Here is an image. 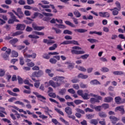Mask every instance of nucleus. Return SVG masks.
Returning a JSON list of instances; mask_svg holds the SVG:
<instances>
[{"label":"nucleus","instance_id":"nucleus-17","mask_svg":"<svg viewBox=\"0 0 125 125\" xmlns=\"http://www.w3.org/2000/svg\"><path fill=\"white\" fill-rule=\"evenodd\" d=\"M116 110L121 112L122 115H124L125 114V109H124V106H118L116 108Z\"/></svg>","mask_w":125,"mask_h":125},{"label":"nucleus","instance_id":"nucleus-6","mask_svg":"<svg viewBox=\"0 0 125 125\" xmlns=\"http://www.w3.org/2000/svg\"><path fill=\"white\" fill-rule=\"evenodd\" d=\"M11 53V49L8 48L5 52L1 53V57L5 60H7L9 59V55Z\"/></svg>","mask_w":125,"mask_h":125},{"label":"nucleus","instance_id":"nucleus-22","mask_svg":"<svg viewBox=\"0 0 125 125\" xmlns=\"http://www.w3.org/2000/svg\"><path fill=\"white\" fill-rule=\"evenodd\" d=\"M58 45L57 43H55L52 46H51L50 47H49V50L50 51H52V50H56V48L58 47Z\"/></svg>","mask_w":125,"mask_h":125},{"label":"nucleus","instance_id":"nucleus-10","mask_svg":"<svg viewBox=\"0 0 125 125\" xmlns=\"http://www.w3.org/2000/svg\"><path fill=\"white\" fill-rule=\"evenodd\" d=\"M61 59L60 56L57 55L53 56V58H51L49 60V62L52 64H56L57 62V61H60Z\"/></svg>","mask_w":125,"mask_h":125},{"label":"nucleus","instance_id":"nucleus-9","mask_svg":"<svg viewBox=\"0 0 125 125\" xmlns=\"http://www.w3.org/2000/svg\"><path fill=\"white\" fill-rule=\"evenodd\" d=\"M70 44L80 45V43L74 40L65 41L61 43V45L62 44L67 45V44Z\"/></svg>","mask_w":125,"mask_h":125},{"label":"nucleus","instance_id":"nucleus-25","mask_svg":"<svg viewBox=\"0 0 125 125\" xmlns=\"http://www.w3.org/2000/svg\"><path fill=\"white\" fill-rule=\"evenodd\" d=\"M75 32H78L79 33H85L87 32V30L83 29H76L74 30Z\"/></svg>","mask_w":125,"mask_h":125},{"label":"nucleus","instance_id":"nucleus-56","mask_svg":"<svg viewBox=\"0 0 125 125\" xmlns=\"http://www.w3.org/2000/svg\"><path fill=\"white\" fill-rule=\"evenodd\" d=\"M119 10H114L112 11V15L113 16H117L119 14Z\"/></svg>","mask_w":125,"mask_h":125},{"label":"nucleus","instance_id":"nucleus-35","mask_svg":"<svg viewBox=\"0 0 125 125\" xmlns=\"http://www.w3.org/2000/svg\"><path fill=\"white\" fill-rule=\"evenodd\" d=\"M7 93H8V94H9L11 96H18V94H17L16 93H13L12 91H11L10 90H7Z\"/></svg>","mask_w":125,"mask_h":125},{"label":"nucleus","instance_id":"nucleus-42","mask_svg":"<svg viewBox=\"0 0 125 125\" xmlns=\"http://www.w3.org/2000/svg\"><path fill=\"white\" fill-rule=\"evenodd\" d=\"M22 34V32H21V31H17L15 33H14L12 34V36L13 37H15V36H17L18 35H21Z\"/></svg>","mask_w":125,"mask_h":125},{"label":"nucleus","instance_id":"nucleus-52","mask_svg":"<svg viewBox=\"0 0 125 125\" xmlns=\"http://www.w3.org/2000/svg\"><path fill=\"white\" fill-rule=\"evenodd\" d=\"M80 87H81L82 88H87V87H88L87 84H85L83 83H80Z\"/></svg>","mask_w":125,"mask_h":125},{"label":"nucleus","instance_id":"nucleus-64","mask_svg":"<svg viewBox=\"0 0 125 125\" xmlns=\"http://www.w3.org/2000/svg\"><path fill=\"white\" fill-rule=\"evenodd\" d=\"M109 17H110V14L107 12H104V18H108Z\"/></svg>","mask_w":125,"mask_h":125},{"label":"nucleus","instance_id":"nucleus-43","mask_svg":"<svg viewBox=\"0 0 125 125\" xmlns=\"http://www.w3.org/2000/svg\"><path fill=\"white\" fill-rule=\"evenodd\" d=\"M43 108L45 110V113H48L49 112H50L51 113H52L53 111L51 109H49V107H47V106H45L44 107H43Z\"/></svg>","mask_w":125,"mask_h":125},{"label":"nucleus","instance_id":"nucleus-61","mask_svg":"<svg viewBox=\"0 0 125 125\" xmlns=\"http://www.w3.org/2000/svg\"><path fill=\"white\" fill-rule=\"evenodd\" d=\"M18 3L21 5H25L26 2L24 0H20L18 2Z\"/></svg>","mask_w":125,"mask_h":125},{"label":"nucleus","instance_id":"nucleus-36","mask_svg":"<svg viewBox=\"0 0 125 125\" xmlns=\"http://www.w3.org/2000/svg\"><path fill=\"white\" fill-rule=\"evenodd\" d=\"M5 70L4 69H0V77H3L5 74Z\"/></svg>","mask_w":125,"mask_h":125},{"label":"nucleus","instance_id":"nucleus-47","mask_svg":"<svg viewBox=\"0 0 125 125\" xmlns=\"http://www.w3.org/2000/svg\"><path fill=\"white\" fill-rule=\"evenodd\" d=\"M101 71L104 73L107 72L109 71V68L107 67H102Z\"/></svg>","mask_w":125,"mask_h":125},{"label":"nucleus","instance_id":"nucleus-4","mask_svg":"<svg viewBox=\"0 0 125 125\" xmlns=\"http://www.w3.org/2000/svg\"><path fill=\"white\" fill-rule=\"evenodd\" d=\"M64 111L67 114L69 119H72V120L76 119V117L74 115H71L73 114L72 109L71 107L69 106L66 107L64 109Z\"/></svg>","mask_w":125,"mask_h":125},{"label":"nucleus","instance_id":"nucleus-51","mask_svg":"<svg viewBox=\"0 0 125 125\" xmlns=\"http://www.w3.org/2000/svg\"><path fill=\"white\" fill-rule=\"evenodd\" d=\"M102 107H103L104 109H108V108H109V104H104L102 105Z\"/></svg>","mask_w":125,"mask_h":125},{"label":"nucleus","instance_id":"nucleus-45","mask_svg":"<svg viewBox=\"0 0 125 125\" xmlns=\"http://www.w3.org/2000/svg\"><path fill=\"white\" fill-rule=\"evenodd\" d=\"M12 55L13 57L17 58L19 56V53H18V52H16L15 51H12Z\"/></svg>","mask_w":125,"mask_h":125},{"label":"nucleus","instance_id":"nucleus-1","mask_svg":"<svg viewBox=\"0 0 125 125\" xmlns=\"http://www.w3.org/2000/svg\"><path fill=\"white\" fill-rule=\"evenodd\" d=\"M52 79L55 81H57V82L55 83L53 80H50L49 82L50 85H51L54 88H56L57 87H59L60 86H61L62 83H64V80L65 79V77L56 76L53 78Z\"/></svg>","mask_w":125,"mask_h":125},{"label":"nucleus","instance_id":"nucleus-2","mask_svg":"<svg viewBox=\"0 0 125 125\" xmlns=\"http://www.w3.org/2000/svg\"><path fill=\"white\" fill-rule=\"evenodd\" d=\"M72 49L71 50V52L73 55H80V54H84L85 52L83 51H79L76 50H81L82 48L78 46H75L72 47Z\"/></svg>","mask_w":125,"mask_h":125},{"label":"nucleus","instance_id":"nucleus-26","mask_svg":"<svg viewBox=\"0 0 125 125\" xmlns=\"http://www.w3.org/2000/svg\"><path fill=\"white\" fill-rule=\"evenodd\" d=\"M90 124L91 125H97L98 124V120L96 119H92L90 122Z\"/></svg>","mask_w":125,"mask_h":125},{"label":"nucleus","instance_id":"nucleus-44","mask_svg":"<svg viewBox=\"0 0 125 125\" xmlns=\"http://www.w3.org/2000/svg\"><path fill=\"white\" fill-rule=\"evenodd\" d=\"M63 33L64 34H68V35H72L73 33L72 31H69V30H65L63 31Z\"/></svg>","mask_w":125,"mask_h":125},{"label":"nucleus","instance_id":"nucleus-13","mask_svg":"<svg viewBox=\"0 0 125 125\" xmlns=\"http://www.w3.org/2000/svg\"><path fill=\"white\" fill-rule=\"evenodd\" d=\"M32 27L34 28V30L37 31H41L45 28V27L43 26H38L36 24L33 23L32 24Z\"/></svg>","mask_w":125,"mask_h":125},{"label":"nucleus","instance_id":"nucleus-49","mask_svg":"<svg viewBox=\"0 0 125 125\" xmlns=\"http://www.w3.org/2000/svg\"><path fill=\"white\" fill-rule=\"evenodd\" d=\"M67 91L72 94H75L76 93V91L73 88L69 89Z\"/></svg>","mask_w":125,"mask_h":125},{"label":"nucleus","instance_id":"nucleus-12","mask_svg":"<svg viewBox=\"0 0 125 125\" xmlns=\"http://www.w3.org/2000/svg\"><path fill=\"white\" fill-rule=\"evenodd\" d=\"M26 25L23 24H17L16 27V30L23 31L25 29Z\"/></svg>","mask_w":125,"mask_h":125},{"label":"nucleus","instance_id":"nucleus-28","mask_svg":"<svg viewBox=\"0 0 125 125\" xmlns=\"http://www.w3.org/2000/svg\"><path fill=\"white\" fill-rule=\"evenodd\" d=\"M66 92V89L65 88L61 89L59 92V94L62 95H64V94H65Z\"/></svg>","mask_w":125,"mask_h":125},{"label":"nucleus","instance_id":"nucleus-53","mask_svg":"<svg viewBox=\"0 0 125 125\" xmlns=\"http://www.w3.org/2000/svg\"><path fill=\"white\" fill-rule=\"evenodd\" d=\"M18 82L20 84H22L23 83V79L20 76H18Z\"/></svg>","mask_w":125,"mask_h":125},{"label":"nucleus","instance_id":"nucleus-27","mask_svg":"<svg viewBox=\"0 0 125 125\" xmlns=\"http://www.w3.org/2000/svg\"><path fill=\"white\" fill-rule=\"evenodd\" d=\"M65 23L66 25H69L70 26H71V27H75V25L73 23H72L71 22L69 21H65Z\"/></svg>","mask_w":125,"mask_h":125},{"label":"nucleus","instance_id":"nucleus-62","mask_svg":"<svg viewBox=\"0 0 125 125\" xmlns=\"http://www.w3.org/2000/svg\"><path fill=\"white\" fill-rule=\"evenodd\" d=\"M73 87L75 89L78 90L80 89V85L78 84H74L72 85Z\"/></svg>","mask_w":125,"mask_h":125},{"label":"nucleus","instance_id":"nucleus-14","mask_svg":"<svg viewBox=\"0 0 125 125\" xmlns=\"http://www.w3.org/2000/svg\"><path fill=\"white\" fill-rule=\"evenodd\" d=\"M115 5H116L117 7H114V9L121 11V9H122L121 6V3L119 2V1H116L115 2Z\"/></svg>","mask_w":125,"mask_h":125},{"label":"nucleus","instance_id":"nucleus-58","mask_svg":"<svg viewBox=\"0 0 125 125\" xmlns=\"http://www.w3.org/2000/svg\"><path fill=\"white\" fill-rule=\"evenodd\" d=\"M56 25L57 26H58V27L59 28H63V29H64V28H66V26L64 25H62V24H56Z\"/></svg>","mask_w":125,"mask_h":125},{"label":"nucleus","instance_id":"nucleus-32","mask_svg":"<svg viewBox=\"0 0 125 125\" xmlns=\"http://www.w3.org/2000/svg\"><path fill=\"white\" fill-rule=\"evenodd\" d=\"M42 57L43 59H45L47 60H48L50 58V56L49 53L48 54L46 53H44Z\"/></svg>","mask_w":125,"mask_h":125},{"label":"nucleus","instance_id":"nucleus-33","mask_svg":"<svg viewBox=\"0 0 125 125\" xmlns=\"http://www.w3.org/2000/svg\"><path fill=\"white\" fill-rule=\"evenodd\" d=\"M83 99L84 100H88L89 98H88V94L87 93H85L84 94H83L82 96H81Z\"/></svg>","mask_w":125,"mask_h":125},{"label":"nucleus","instance_id":"nucleus-16","mask_svg":"<svg viewBox=\"0 0 125 125\" xmlns=\"http://www.w3.org/2000/svg\"><path fill=\"white\" fill-rule=\"evenodd\" d=\"M109 119L112 123L114 124H116L117 121H119L117 117H115V116H110Z\"/></svg>","mask_w":125,"mask_h":125},{"label":"nucleus","instance_id":"nucleus-54","mask_svg":"<svg viewBox=\"0 0 125 125\" xmlns=\"http://www.w3.org/2000/svg\"><path fill=\"white\" fill-rule=\"evenodd\" d=\"M84 111L86 113H87V112H88L89 113H92V112H93V110L92 109H90L89 107L85 108Z\"/></svg>","mask_w":125,"mask_h":125},{"label":"nucleus","instance_id":"nucleus-23","mask_svg":"<svg viewBox=\"0 0 125 125\" xmlns=\"http://www.w3.org/2000/svg\"><path fill=\"white\" fill-rule=\"evenodd\" d=\"M73 14L76 18H80L82 16L81 14L78 10L74 11Z\"/></svg>","mask_w":125,"mask_h":125},{"label":"nucleus","instance_id":"nucleus-19","mask_svg":"<svg viewBox=\"0 0 125 125\" xmlns=\"http://www.w3.org/2000/svg\"><path fill=\"white\" fill-rule=\"evenodd\" d=\"M113 73L114 75H119V76L125 75V73L121 71H114Z\"/></svg>","mask_w":125,"mask_h":125},{"label":"nucleus","instance_id":"nucleus-50","mask_svg":"<svg viewBox=\"0 0 125 125\" xmlns=\"http://www.w3.org/2000/svg\"><path fill=\"white\" fill-rule=\"evenodd\" d=\"M101 107H102V105L97 106L96 107H94V109L96 110V111H98V112H100V111H101Z\"/></svg>","mask_w":125,"mask_h":125},{"label":"nucleus","instance_id":"nucleus-21","mask_svg":"<svg viewBox=\"0 0 125 125\" xmlns=\"http://www.w3.org/2000/svg\"><path fill=\"white\" fill-rule=\"evenodd\" d=\"M113 101V98L111 97H107L104 98V101L105 103H110Z\"/></svg>","mask_w":125,"mask_h":125},{"label":"nucleus","instance_id":"nucleus-7","mask_svg":"<svg viewBox=\"0 0 125 125\" xmlns=\"http://www.w3.org/2000/svg\"><path fill=\"white\" fill-rule=\"evenodd\" d=\"M12 12L16 15H17L19 18L20 19H22L24 15L23 13V12H22L21 9V8H18L17 10V12H16L14 10H12Z\"/></svg>","mask_w":125,"mask_h":125},{"label":"nucleus","instance_id":"nucleus-48","mask_svg":"<svg viewBox=\"0 0 125 125\" xmlns=\"http://www.w3.org/2000/svg\"><path fill=\"white\" fill-rule=\"evenodd\" d=\"M28 37L31 39H39L40 38V37L38 36H35L34 35H29L28 36Z\"/></svg>","mask_w":125,"mask_h":125},{"label":"nucleus","instance_id":"nucleus-3","mask_svg":"<svg viewBox=\"0 0 125 125\" xmlns=\"http://www.w3.org/2000/svg\"><path fill=\"white\" fill-rule=\"evenodd\" d=\"M43 74V72L41 70L38 71H35L31 75V79L34 82H39V80H36L35 77H41Z\"/></svg>","mask_w":125,"mask_h":125},{"label":"nucleus","instance_id":"nucleus-40","mask_svg":"<svg viewBox=\"0 0 125 125\" xmlns=\"http://www.w3.org/2000/svg\"><path fill=\"white\" fill-rule=\"evenodd\" d=\"M89 57V54H85L81 56L80 58H78V59L82 58L83 60H85V59H87Z\"/></svg>","mask_w":125,"mask_h":125},{"label":"nucleus","instance_id":"nucleus-37","mask_svg":"<svg viewBox=\"0 0 125 125\" xmlns=\"http://www.w3.org/2000/svg\"><path fill=\"white\" fill-rule=\"evenodd\" d=\"M52 29L54 30L56 32V34H61L62 33L61 30H60L57 28L53 27V28H52Z\"/></svg>","mask_w":125,"mask_h":125},{"label":"nucleus","instance_id":"nucleus-20","mask_svg":"<svg viewBox=\"0 0 125 125\" xmlns=\"http://www.w3.org/2000/svg\"><path fill=\"white\" fill-rule=\"evenodd\" d=\"M90 83L92 85H98L100 84V82H99L97 80H93L90 82Z\"/></svg>","mask_w":125,"mask_h":125},{"label":"nucleus","instance_id":"nucleus-60","mask_svg":"<svg viewBox=\"0 0 125 125\" xmlns=\"http://www.w3.org/2000/svg\"><path fill=\"white\" fill-rule=\"evenodd\" d=\"M74 102L76 104H81L82 103H83V101L80 100H75Z\"/></svg>","mask_w":125,"mask_h":125},{"label":"nucleus","instance_id":"nucleus-39","mask_svg":"<svg viewBox=\"0 0 125 125\" xmlns=\"http://www.w3.org/2000/svg\"><path fill=\"white\" fill-rule=\"evenodd\" d=\"M87 41L91 43H93L94 42H98V40L94 39H88Z\"/></svg>","mask_w":125,"mask_h":125},{"label":"nucleus","instance_id":"nucleus-30","mask_svg":"<svg viewBox=\"0 0 125 125\" xmlns=\"http://www.w3.org/2000/svg\"><path fill=\"white\" fill-rule=\"evenodd\" d=\"M45 72L47 74H48L49 76L50 77H53L54 76V74L53 73H51V70L48 69H47L45 70Z\"/></svg>","mask_w":125,"mask_h":125},{"label":"nucleus","instance_id":"nucleus-8","mask_svg":"<svg viewBox=\"0 0 125 125\" xmlns=\"http://www.w3.org/2000/svg\"><path fill=\"white\" fill-rule=\"evenodd\" d=\"M47 38L50 40L44 39L43 40V42L44 43H46L48 45H52V44L56 43L55 41L51 40H54L55 39L54 37H48Z\"/></svg>","mask_w":125,"mask_h":125},{"label":"nucleus","instance_id":"nucleus-41","mask_svg":"<svg viewBox=\"0 0 125 125\" xmlns=\"http://www.w3.org/2000/svg\"><path fill=\"white\" fill-rule=\"evenodd\" d=\"M50 6L52 9L53 10V12L57 13L58 12V11L57 9H55V6L54 4H50Z\"/></svg>","mask_w":125,"mask_h":125},{"label":"nucleus","instance_id":"nucleus-15","mask_svg":"<svg viewBox=\"0 0 125 125\" xmlns=\"http://www.w3.org/2000/svg\"><path fill=\"white\" fill-rule=\"evenodd\" d=\"M33 94L35 95L38 98H42L43 100H46V98L42 95H40L39 93L37 92H33Z\"/></svg>","mask_w":125,"mask_h":125},{"label":"nucleus","instance_id":"nucleus-11","mask_svg":"<svg viewBox=\"0 0 125 125\" xmlns=\"http://www.w3.org/2000/svg\"><path fill=\"white\" fill-rule=\"evenodd\" d=\"M115 102L117 104H124L125 103V100L122 99L120 97H116L115 98Z\"/></svg>","mask_w":125,"mask_h":125},{"label":"nucleus","instance_id":"nucleus-5","mask_svg":"<svg viewBox=\"0 0 125 125\" xmlns=\"http://www.w3.org/2000/svg\"><path fill=\"white\" fill-rule=\"evenodd\" d=\"M8 14L10 15V18L11 19H9L8 21V23L9 24H13L14 23V22H20V21L17 19L16 17L14 15V14L13 13L10 12Z\"/></svg>","mask_w":125,"mask_h":125},{"label":"nucleus","instance_id":"nucleus-59","mask_svg":"<svg viewBox=\"0 0 125 125\" xmlns=\"http://www.w3.org/2000/svg\"><path fill=\"white\" fill-rule=\"evenodd\" d=\"M57 98L59 99L61 102H65V100L64 98H61L59 95L57 96Z\"/></svg>","mask_w":125,"mask_h":125},{"label":"nucleus","instance_id":"nucleus-46","mask_svg":"<svg viewBox=\"0 0 125 125\" xmlns=\"http://www.w3.org/2000/svg\"><path fill=\"white\" fill-rule=\"evenodd\" d=\"M20 64L21 65H23L24 64V58L23 57L20 58Z\"/></svg>","mask_w":125,"mask_h":125},{"label":"nucleus","instance_id":"nucleus-24","mask_svg":"<svg viewBox=\"0 0 125 125\" xmlns=\"http://www.w3.org/2000/svg\"><path fill=\"white\" fill-rule=\"evenodd\" d=\"M99 116L101 118H106L107 117L106 113L103 111L99 112Z\"/></svg>","mask_w":125,"mask_h":125},{"label":"nucleus","instance_id":"nucleus-29","mask_svg":"<svg viewBox=\"0 0 125 125\" xmlns=\"http://www.w3.org/2000/svg\"><path fill=\"white\" fill-rule=\"evenodd\" d=\"M19 41L18 39H13L9 41V42L12 45L15 44Z\"/></svg>","mask_w":125,"mask_h":125},{"label":"nucleus","instance_id":"nucleus-63","mask_svg":"<svg viewBox=\"0 0 125 125\" xmlns=\"http://www.w3.org/2000/svg\"><path fill=\"white\" fill-rule=\"evenodd\" d=\"M77 94L79 96H82L83 94V90H79L77 91Z\"/></svg>","mask_w":125,"mask_h":125},{"label":"nucleus","instance_id":"nucleus-31","mask_svg":"<svg viewBox=\"0 0 125 125\" xmlns=\"http://www.w3.org/2000/svg\"><path fill=\"white\" fill-rule=\"evenodd\" d=\"M55 110L58 114H60V115H61L62 116H64V114L62 111L61 110V109L55 108Z\"/></svg>","mask_w":125,"mask_h":125},{"label":"nucleus","instance_id":"nucleus-38","mask_svg":"<svg viewBox=\"0 0 125 125\" xmlns=\"http://www.w3.org/2000/svg\"><path fill=\"white\" fill-rule=\"evenodd\" d=\"M86 118L88 120H91V119H93L94 118V114H89L86 115Z\"/></svg>","mask_w":125,"mask_h":125},{"label":"nucleus","instance_id":"nucleus-18","mask_svg":"<svg viewBox=\"0 0 125 125\" xmlns=\"http://www.w3.org/2000/svg\"><path fill=\"white\" fill-rule=\"evenodd\" d=\"M23 101L28 104H26V107L27 108V109H31L32 105L30 104V102L29 101L24 99L23 100Z\"/></svg>","mask_w":125,"mask_h":125},{"label":"nucleus","instance_id":"nucleus-57","mask_svg":"<svg viewBox=\"0 0 125 125\" xmlns=\"http://www.w3.org/2000/svg\"><path fill=\"white\" fill-rule=\"evenodd\" d=\"M35 3L34 0H27V4L28 5H31Z\"/></svg>","mask_w":125,"mask_h":125},{"label":"nucleus","instance_id":"nucleus-55","mask_svg":"<svg viewBox=\"0 0 125 125\" xmlns=\"http://www.w3.org/2000/svg\"><path fill=\"white\" fill-rule=\"evenodd\" d=\"M78 69H79V70H80L82 72H86V69L83 66H79L78 67Z\"/></svg>","mask_w":125,"mask_h":125},{"label":"nucleus","instance_id":"nucleus-34","mask_svg":"<svg viewBox=\"0 0 125 125\" xmlns=\"http://www.w3.org/2000/svg\"><path fill=\"white\" fill-rule=\"evenodd\" d=\"M60 120L62 122V123H63L64 124H65V125H69V123L68 122L66 121L65 119H64L62 117H60Z\"/></svg>","mask_w":125,"mask_h":125}]
</instances>
